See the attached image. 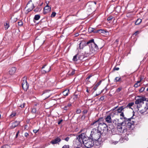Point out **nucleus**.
Segmentation results:
<instances>
[{
	"label": "nucleus",
	"mask_w": 148,
	"mask_h": 148,
	"mask_svg": "<svg viewBox=\"0 0 148 148\" xmlns=\"http://www.w3.org/2000/svg\"><path fill=\"white\" fill-rule=\"evenodd\" d=\"M87 45L89 46V49L88 48L87 49V47L86 45L84 47L85 54L83 55V56H81L79 57L80 60H82L84 58L87 57L89 55L92 53H96L98 50V47L97 45L94 42V39H92L89 40L86 43Z\"/></svg>",
	"instance_id": "nucleus-1"
},
{
	"label": "nucleus",
	"mask_w": 148,
	"mask_h": 148,
	"mask_svg": "<svg viewBox=\"0 0 148 148\" xmlns=\"http://www.w3.org/2000/svg\"><path fill=\"white\" fill-rule=\"evenodd\" d=\"M88 137L87 136L86 134L82 133L77 136L75 141L77 143H78V144H77V145H79L80 144H81V145H82L84 142L88 140Z\"/></svg>",
	"instance_id": "nucleus-2"
},
{
	"label": "nucleus",
	"mask_w": 148,
	"mask_h": 148,
	"mask_svg": "<svg viewBox=\"0 0 148 148\" xmlns=\"http://www.w3.org/2000/svg\"><path fill=\"white\" fill-rule=\"evenodd\" d=\"M102 134L98 129L93 128L91 132L90 136L93 140H97L100 137Z\"/></svg>",
	"instance_id": "nucleus-3"
},
{
	"label": "nucleus",
	"mask_w": 148,
	"mask_h": 148,
	"mask_svg": "<svg viewBox=\"0 0 148 148\" xmlns=\"http://www.w3.org/2000/svg\"><path fill=\"white\" fill-rule=\"evenodd\" d=\"M97 129L103 134H105L108 132V127L106 124L104 123H100L99 125L98 126Z\"/></svg>",
	"instance_id": "nucleus-4"
},
{
	"label": "nucleus",
	"mask_w": 148,
	"mask_h": 148,
	"mask_svg": "<svg viewBox=\"0 0 148 148\" xmlns=\"http://www.w3.org/2000/svg\"><path fill=\"white\" fill-rule=\"evenodd\" d=\"M137 108L140 113L143 114L147 110L148 108V103H143V104L138 105Z\"/></svg>",
	"instance_id": "nucleus-5"
},
{
	"label": "nucleus",
	"mask_w": 148,
	"mask_h": 148,
	"mask_svg": "<svg viewBox=\"0 0 148 148\" xmlns=\"http://www.w3.org/2000/svg\"><path fill=\"white\" fill-rule=\"evenodd\" d=\"M94 140L92 139H90L88 138V140L84 142V145L87 148H90L92 147L94 145Z\"/></svg>",
	"instance_id": "nucleus-6"
},
{
	"label": "nucleus",
	"mask_w": 148,
	"mask_h": 148,
	"mask_svg": "<svg viewBox=\"0 0 148 148\" xmlns=\"http://www.w3.org/2000/svg\"><path fill=\"white\" fill-rule=\"evenodd\" d=\"M21 82V85L23 89L25 90H27L28 88L29 85L27 81L26 77H24L23 78Z\"/></svg>",
	"instance_id": "nucleus-7"
},
{
	"label": "nucleus",
	"mask_w": 148,
	"mask_h": 148,
	"mask_svg": "<svg viewBox=\"0 0 148 148\" xmlns=\"http://www.w3.org/2000/svg\"><path fill=\"white\" fill-rule=\"evenodd\" d=\"M132 117L128 119H126V120L125 121V124H127V127L129 128H131L132 127V126H134V124L135 122L133 120H132Z\"/></svg>",
	"instance_id": "nucleus-8"
},
{
	"label": "nucleus",
	"mask_w": 148,
	"mask_h": 148,
	"mask_svg": "<svg viewBox=\"0 0 148 148\" xmlns=\"http://www.w3.org/2000/svg\"><path fill=\"white\" fill-rule=\"evenodd\" d=\"M146 98L145 97H140L136 100L135 103L138 105L143 104V103H145L143 101H146Z\"/></svg>",
	"instance_id": "nucleus-9"
},
{
	"label": "nucleus",
	"mask_w": 148,
	"mask_h": 148,
	"mask_svg": "<svg viewBox=\"0 0 148 148\" xmlns=\"http://www.w3.org/2000/svg\"><path fill=\"white\" fill-rule=\"evenodd\" d=\"M50 70V66H47L46 65H45L42 67L41 71L42 73H45L49 72Z\"/></svg>",
	"instance_id": "nucleus-10"
},
{
	"label": "nucleus",
	"mask_w": 148,
	"mask_h": 148,
	"mask_svg": "<svg viewBox=\"0 0 148 148\" xmlns=\"http://www.w3.org/2000/svg\"><path fill=\"white\" fill-rule=\"evenodd\" d=\"M61 141V139L59 137H57L51 140L50 142V143L52 144H59V143H60Z\"/></svg>",
	"instance_id": "nucleus-11"
},
{
	"label": "nucleus",
	"mask_w": 148,
	"mask_h": 148,
	"mask_svg": "<svg viewBox=\"0 0 148 148\" xmlns=\"http://www.w3.org/2000/svg\"><path fill=\"white\" fill-rule=\"evenodd\" d=\"M85 54L84 52V53H78V54L76 55H75L73 58V60L74 61H77L78 59H79H79V57L81 56L82 57L83 56V55H84Z\"/></svg>",
	"instance_id": "nucleus-12"
},
{
	"label": "nucleus",
	"mask_w": 148,
	"mask_h": 148,
	"mask_svg": "<svg viewBox=\"0 0 148 148\" xmlns=\"http://www.w3.org/2000/svg\"><path fill=\"white\" fill-rule=\"evenodd\" d=\"M124 123L123 122L121 123H118V125L117 126V129L118 131L120 132H123L125 130V129L123 127L122 125Z\"/></svg>",
	"instance_id": "nucleus-13"
},
{
	"label": "nucleus",
	"mask_w": 148,
	"mask_h": 148,
	"mask_svg": "<svg viewBox=\"0 0 148 148\" xmlns=\"http://www.w3.org/2000/svg\"><path fill=\"white\" fill-rule=\"evenodd\" d=\"M113 117V115L112 114L108 115L105 118L106 121L108 123H112V118Z\"/></svg>",
	"instance_id": "nucleus-14"
},
{
	"label": "nucleus",
	"mask_w": 148,
	"mask_h": 148,
	"mask_svg": "<svg viewBox=\"0 0 148 148\" xmlns=\"http://www.w3.org/2000/svg\"><path fill=\"white\" fill-rule=\"evenodd\" d=\"M51 8L47 4L44 8L43 13L44 14H46L50 12L51 11Z\"/></svg>",
	"instance_id": "nucleus-15"
},
{
	"label": "nucleus",
	"mask_w": 148,
	"mask_h": 148,
	"mask_svg": "<svg viewBox=\"0 0 148 148\" xmlns=\"http://www.w3.org/2000/svg\"><path fill=\"white\" fill-rule=\"evenodd\" d=\"M20 121H15L12 123L10 128L12 129L14 128L20 123Z\"/></svg>",
	"instance_id": "nucleus-16"
},
{
	"label": "nucleus",
	"mask_w": 148,
	"mask_h": 148,
	"mask_svg": "<svg viewBox=\"0 0 148 148\" xmlns=\"http://www.w3.org/2000/svg\"><path fill=\"white\" fill-rule=\"evenodd\" d=\"M16 68L15 67H13L11 68L9 71L10 74L12 75L14 74L16 72Z\"/></svg>",
	"instance_id": "nucleus-17"
},
{
	"label": "nucleus",
	"mask_w": 148,
	"mask_h": 148,
	"mask_svg": "<svg viewBox=\"0 0 148 148\" xmlns=\"http://www.w3.org/2000/svg\"><path fill=\"white\" fill-rule=\"evenodd\" d=\"M100 123L99 122V119L97 121H94L91 124V125H94V126H98V125H99V124H100Z\"/></svg>",
	"instance_id": "nucleus-18"
},
{
	"label": "nucleus",
	"mask_w": 148,
	"mask_h": 148,
	"mask_svg": "<svg viewBox=\"0 0 148 148\" xmlns=\"http://www.w3.org/2000/svg\"><path fill=\"white\" fill-rule=\"evenodd\" d=\"M49 90H45L43 92L42 95H45L46 96V98H47L49 97L50 94L49 93Z\"/></svg>",
	"instance_id": "nucleus-19"
},
{
	"label": "nucleus",
	"mask_w": 148,
	"mask_h": 148,
	"mask_svg": "<svg viewBox=\"0 0 148 148\" xmlns=\"http://www.w3.org/2000/svg\"><path fill=\"white\" fill-rule=\"evenodd\" d=\"M88 31L89 33H96V30L95 28L90 27L88 29Z\"/></svg>",
	"instance_id": "nucleus-20"
},
{
	"label": "nucleus",
	"mask_w": 148,
	"mask_h": 148,
	"mask_svg": "<svg viewBox=\"0 0 148 148\" xmlns=\"http://www.w3.org/2000/svg\"><path fill=\"white\" fill-rule=\"evenodd\" d=\"M125 108L123 106H121L119 107L117 110L118 112L120 113L122 112V111Z\"/></svg>",
	"instance_id": "nucleus-21"
},
{
	"label": "nucleus",
	"mask_w": 148,
	"mask_h": 148,
	"mask_svg": "<svg viewBox=\"0 0 148 148\" xmlns=\"http://www.w3.org/2000/svg\"><path fill=\"white\" fill-rule=\"evenodd\" d=\"M108 32L106 31H105L103 29H99L96 30V33H98L99 34H101V33L104 34V33H106V32Z\"/></svg>",
	"instance_id": "nucleus-22"
},
{
	"label": "nucleus",
	"mask_w": 148,
	"mask_h": 148,
	"mask_svg": "<svg viewBox=\"0 0 148 148\" xmlns=\"http://www.w3.org/2000/svg\"><path fill=\"white\" fill-rule=\"evenodd\" d=\"M114 81L115 82H122V79L121 78V77H116L114 80Z\"/></svg>",
	"instance_id": "nucleus-23"
},
{
	"label": "nucleus",
	"mask_w": 148,
	"mask_h": 148,
	"mask_svg": "<svg viewBox=\"0 0 148 148\" xmlns=\"http://www.w3.org/2000/svg\"><path fill=\"white\" fill-rule=\"evenodd\" d=\"M69 92V90H66L63 92V94L65 96H67Z\"/></svg>",
	"instance_id": "nucleus-24"
},
{
	"label": "nucleus",
	"mask_w": 148,
	"mask_h": 148,
	"mask_svg": "<svg viewBox=\"0 0 148 148\" xmlns=\"http://www.w3.org/2000/svg\"><path fill=\"white\" fill-rule=\"evenodd\" d=\"M101 82V81H100L97 84H96L95 86L93 88V89L95 90H96L97 89V87L100 84Z\"/></svg>",
	"instance_id": "nucleus-25"
},
{
	"label": "nucleus",
	"mask_w": 148,
	"mask_h": 148,
	"mask_svg": "<svg viewBox=\"0 0 148 148\" xmlns=\"http://www.w3.org/2000/svg\"><path fill=\"white\" fill-rule=\"evenodd\" d=\"M141 21L142 20L141 19L138 18L135 22V24L136 25H139L141 23Z\"/></svg>",
	"instance_id": "nucleus-26"
},
{
	"label": "nucleus",
	"mask_w": 148,
	"mask_h": 148,
	"mask_svg": "<svg viewBox=\"0 0 148 148\" xmlns=\"http://www.w3.org/2000/svg\"><path fill=\"white\" fill-rule=\"evenodd\" d=\"M134 104V103L133 102H131L129 103L127 106L125 107V108H127L128 107H129L130 108H131L130 107L132 106Z\"/></svg>",
	"instance_id": "nucleus-27"
},
{
	"label": "nucleus",
	"mask_w": 148,
	"mask_h": 148,
	"mask_svg": "<svg viewBox=\"0 0 148 148\" xmlns=\"http://www.w3.org/2000/svg\"><path fill=\"white\" fill-rule=\"evenodd\" d=\"M40 18V16L39 15L37 14L35 16L34 19L36 20H38Z\"/></svg>",
	"instance_id": "nucleus-28"
},
{
	"label": "nucleus",
	"mask_w": 148,
	"mask_h": 148,
	"mask_svg": "<svg viewBox=\"0 0 148 148\" xmlns=\"http://www.w3.org/2000/svg\"><path fill=\"white\" fill-rule=\"evenodd\" d=\"M32 8H28L27 10L26 11L27 12V13H28L29 12L31 11L33 9V8H34V4H32Z\"/></svg>",
	"instance_id": "nucleus-29"
},
{
	"label": "nucleus",
	"mask_w": 148,
	"mask_h": 148,
	"mask_svg": "<svg viewBox=\"0 0 148 148\" xmlns=\"http://www.w3.org/2000/svg\"><path fill=\"white\" fill-rule=\"evenodd\" d=\"M119 40L118 39H117L114 42V45H115V46H117L118 44Z\"/></svg>",
	"instance_id": "nucleus-30"
},
{
	"label": "nucleus",
	"mask_w": 148,
	"mask_h": 148,
	"mask_svg": "<svg viewBox=\"0 0 148 148\" xmlns=\"http://www.w3.org/2000/svg\"><path fill=\"white\" fill-rule=\"evenodd\" d=\"M112 122L113 123H114L115 125H116L118 123V120L116 119H114L112 121Z\"/></svg>",
	"instance_id": "nucleus-31"
},
{
	"label": "nucleus",
	"mask_w": 148,
	"mask_h": 148,
	"mask_svg": "<svg viewBox=\"0 0 148 148\" xmlns=\"http://www.w3.org/2000/svg\"><path fill=\"white\" fill-rule=\"evenodd\" d=\"M5 28V29H7L9 27V25L7 23H6L4 24Z\"/></svg>",
	"instance_id": "nucleus-32"
},
{
	"label": "nucleus",
	"mask_w": 148,
	"mask_h": 148,
	"mask_svg": "<svg viewBox=\"0 0 148 148\" xmlns=\"http://www.w3.org/2000/svg\"><path fill=\"white\" fill-rule=\"evenodd\" d=\"M36 110L35 108H33L32 109V112L33 114H34L36 113Z\"/></svg>",
	"instance_id": "nucleus-33"
},
{
	"label": "nucleus",
	"mask_w": 148,
	"mask_h": 148,
	"mask_svg": "<svg viewBox=\"0 0 148 148\" xmlns=\"http://www.w3.org/2000/svg\"><path fill=\"white\" fill-rule=\"evenodd\" d=\"M1 148H10V147L9 145H3Z\"/></svg>",
	"instance_id": "nucleus-34"
},
{
	"label": "nucleus",
	"mask_w": 148,
	"mask_h": 148,
	"mask_svg": "<svg viewBox=\"0 0 148 148\" xmlns=\"http://www.w3.org/2000/svg\"><path fill=\"white\" fill-rule=\"evenodd\" d=\"M18 25L20 26H22L23 25V23L22 21L20 20L18 22Z\"/></svg>",
	"instance_id": "nucleus-35"
},
{
	"label": "nucleus",
	"mask_w": 148,
	"mask_h": 148,
	"mask_svg": "<svg viewBox=\"0 0 148 148\" xmlns=\"http://www.w3.org/2000/svg\"><path fill=\"white\" fill-rule=\"evenodd\" d=\"M56 14V13L55 12H53L51 15V17H54L55 16Z\"/></svg>",
	"instance_id": "nucleus-36"
},
{
	"label": "nucleus",
	"mask_w": 148,
	"mask_h": 148,
	"mask_svg": "<svg viewBox=\"0 0 148 148\" xmlns=\"http://www.w3.org/2000/svg\"><path fill=\"white\" fill-rule=\"evenodd\" d=\"M16 114V113L15 112H13L10 115V117L12 118Z\"/></svg>",
	"instance_id": "nucleus-37"
},
{
	"label": "nucleus",
	"mask_w": 148,
	"mask_h": 148,
	"mask_svg": "<svg viewBox=\"0 0 148 148\" xmlns=\"http://www.w3.org/2000/svg\"><path fill=\"white\" fill-rule=\"evenodd\" d=\"M70 138V137H67L65 138L64 139V140L68 142Z\"/></svg>",
	"instance_id": "nucleus-38"
},
{
	"label": "nucleus",
	"mask_w": 148,
	"mask_h": 148,
	"mask_svg": "<svg viewBox=\"0 0 148 148\" xmlns=\"http://www.w3.org/2000/svg\"><path fill=\"white\" fill-rule=\"evenodd\" d=\"M121 114H120V116H122L123 118L125 119V120H126V119L124 117V115L123 112H122L121 113Z\"/></svg>",
	"instance_id": "nucleus-39"
},
{
	"label": "nucleus",
	"mask_w": 148,
	"mask_h": 148,
	"mask_svg": "<svg viewBox=\"0 0 148 148\" xmlns=\"http://www.w3.org/2000/svg\"><path fill=\"white\" fill-rule=\"evenodd\" d=\"M145 88L143 87H142L139 90V92H142L145 90Z\"/></svg>",
	"instance_id": "nucleus-40"
},
{
	"label": "nucleus",
	"mask_w": 148,
	"mask_h": 148,
	"mask_svg": "<svg viewBox=\"0 0 148 148\" xmlns=\"http://www.w3.org/2000/svg\"><path fill=\"white\" fill-rule=\"evenodd\" d=\"M121 89H122L121 88H117L116 89V91L117 92H119L121 90Z\"/></svg>",
	"instance_id": "nucleus-41"
},
{
	"label": "nucleus",
	"mask_w": 148,
	"mask_h": 148,
	"mask_svg": "<svg viewBox=\"0 0 148 148\" xmlns=\"http://www.w3.org/2000/svg\"><path fill=\"white\" fill-rule=\"evenodd\" d=\"M62 148H69V146L68 145H65Z\"/></svg>",
	"instance_id": "nucleus-42"
},
{
	"label": "nucleus",
	"mask_w": 148,
	"mask_h": 148,
	"mask_svg": "<svg viewBox=\"0 0 148 148\" xmlns=\"http://www.w3.org/2000/svg\"><path fill=\"white\" fill-rule=\"evenodd\" d=\"M81 110L79 109H77L76 111V113L77 114H80L81 113Z\"/></svg>",
	"instance_id": "nucleus-43"
},
{
	"label": "nucleus",
	"mask_w": 148,
	"mask_h": 148,
	"mask_svg": "<svg viewBox=\"0 0 148 148\" xmlns=\"http://www.w3.org/2000/svg\"><path fill=\"white\" fill-rule=\"evenodd\" d=\"M112 18H113L112 16H109V17H108L107 18V19L108 21H110V20L111 19H112Z\"/></svg>",
	"instance_id": "nucleus-44"
},
{
	"label": "nucleus",
	"mask_w": 148,
	"mask_h": 148,
	"mask_svg": "<svg viewBox=\"0 0 148 148\" xmlns=\"http://www.w3.org/2000/svg\"><path fill=\"white\" fill-rule=\"evenodd\" d=\"M140 32L139 31H136L134 34V35L135 36H136L137 34H138L140 33Z\"/></svg>",
	"instance_id": "nucleus-45"
},
{
	"label": "nucleus",
	"mask_w": 148,
	"mask_h": 148,
	"mask_svg": "<svg viewBox=\"0 0 148 148\" xmlns=\"http://www.w3.org/2000/svg\"><path fill=\"white\" fill-rule=\"evenodd\" d=\"M63 108L64 109V110H66L68 109H69V108H68L66 106H65L64 108Z\"/></svg>",
	"instance_id": "nucleus-46"
},
{
	"label": "nucleus",
	"mask_w": 148,
	"mask_h": 148,
	"mask_svg": "<svg viewBox=\"0 0 148 148\" xmlns=\"http://www.w3.org/2000/svg\"><path fill=\"white\" fill-rule=\"evenodd\" d=\"M140 85L139 84V85H138V84H137V83H136L134 85V87H135V88H137L138 87V86H140Z\"/></svg>",
	"instance_id": "nucleus-47"
},
{
	"label": "nucleus",
	"mask_w": 148,
	"mask_h": 148,
	"mask_svg": "<svg viewBox=\"0 0 148 148\" xmlns=\"http://www.w3.org/2000/svg\"><path fill=\"white\" fill-rule=\"evenodd\" d=\"M92 76L91 75H89L86 78V80L87 81H88L89 79L92 77Z\"/></svg>",
	"instance_id": "nucleus-48"
},
{
	"label": "nucleus",
	"mask_w": 148,
	"mask_h": 148,
	"mask_svg": "<svg viewBox=\"0 0 148 148\" xmlns=\"http://www.w3.org/2000/svg\"><path fill=\"white\" fill-rule=\"evenodd\" d=\"M87 110H84L83 111V113L84 114H86L87 113Z\"/></svg>",
	"instance_id": "nucleus-49"
},
{
	"label": "nucleus",
	"mask_w": 148,
	"mask_h": 148,
	"mask_svg": "<svg viewBox=\"0 0 148 148\" xmlns=\"http://www.w3.org/2000/svg\"><path fill=\"white\" fill-rule=\"evenodd\" d=\"M25 106V103H23L22 104L20 105L19 107H21V108H23Z\"/></svg>",
	"instance_id": "nucleus-50"
},
{
	"label": "nucleus",
	"mask_w": 148,
	"mask_h": 148,
	"mask_svg": "<svg viewBox=\"0 0 148 148\" xmlns=\"http://www.w3.org/2000/svg\"><path fill=\"white\" fill-rule=\"evenodd\" d=\"M75 73V71L74 70H73L71 73V74H70V75H73Z\"/></svg>",
	"instance_id": "nucleus-51"
},
{
	"label": "nucleus",
	"mask_w": 148,
	"mask_h": 148,
	"mask_svg": "<svg viewBox=\"0 0 148 148\" xmlns=\"http://www.w3.org/2000/svg\"><path fill=\"white\" fill-rule=\"evenodd\" d=\"M24 135L25 137H27L29 136V134L27 133L26 132L25 133Z\"/></svg>",
	"instance_id": "nucleus-52"
},
{
	"label": "nucleus",
	"mask_w": 148,
	"mask_h": 148,
	"mask_svg": "<svg viewBox=\"0 0 148 148\" xmlns=\"http://www.w3.org/2000/svg\"><path fill=\"white\" fill-rule=\"evenodd\" d=\"M104 97H101L99 99V101L100 100L102 101L104 99Z\"/></svg>",
	"instance_id": "nucleus-53"
},
{
	"label": "nucleus",
	"mask_w": 148,
	"mask_h": 148,
	"mask_svg": "<svg viewBox=\"0 0 148 148\" xmlns=\"http://www.w3.org/2000/svg\"><path fill=\"white\" fill-rule=\"evenodd\" d=\"M119 67H115L114 68V70H117V71H118V70H119Z\"/></svg>",
	"instance_id": "nucleus-54"
},
{
	"label": "nucleus",
	"mask_w": 148,
	"mask_h": 148,
	"mask_svg": "<svg viewBox=\"0 0 148 148\" xmlns=\"http://www.w3.org/2000/svg\"><path fill=\"white\" fill-rule=\"evenodd\" d=\"M62 121H63L62 119H61V120H60L59 121H58V125L60 124V123H61Z\"/></svg>",
	"instance_id": "nucleus-55"
},
{
	"label": "nucleus",
	"mask_w": 148,
	"mask_h": 148,
	"mask_svg": "<svg viewBox=\"0 0 148 148\" xmlns=\"http://www.w3.org/2000/svg\"><path fill=\"white\" fill-rule=\"evenodd\" d=\"M66 106L68 108H69L71 106V103H69Z\"/></svg>",
	"instance_id": "nucleus-56"
},
{
	"label": "nucleus",
	"mask_w": 148,
	"mask_h": 148,
	"mask_svg": "<svg viewBox=\"0 0 148 148\" xmlns=\"http://www.w3.org/2000/svg\"><path fill=\"white\" fill-rule=\"evenodd\" d=\"M38 130H33V131L35 133H36L38 131Z\"/></svg>",
	"instance_id": "nucleus-57"
},
{
	"label": "nucleus",
	"mask_w": 148,
	"mask_h": 148,
	"mask_svg": "<svg viewBox=\"0 0 148 148\" xmlns=\"http://www.w3.org/2000/svg\"><path fill=\"white\" fill-rule=\"evenodd\" d=\"M32 2V1L31 0H30L28 2V3H27V5H26V7H28V4L29 3L31 2Z\"/></svg>",
	"instance_id": "nucleus-58"
},
{
	"label": "nucleus",
	"mask_w": 148,
	"mask_h": 148,
	"mask_svg": "<svg viewBox=\"0 0 148 148\" xmlns=\"http://www.w3.org/2000/svg\"><path fill=\"white\" fill-rule=\"evenodd\" d=\"M142 80V79L140 78V81H137V82H136V83H137V84H138V83H140L141 82Z\"/></svg>",
	"instance_id": "nucleus-59"
},
{
	"label": "nucleus",
	"mask_w": 148,
	"mask_h": 148,
	"mask_svg": "<svg viewBox=\"0 0 148 148\" xmlns=\"http://www.w3.org/2000/svg\"><path fill=\"white\" fill-rule=\"evenodd\" d=\"M19 133V131H18L16 133V137H17V136H18V134Z\"/></svg>",
	"instance_id": "nucleus-60"
},
{
	"label": "nucleus",
	"mask_w": 148,
	"mask_h": 148,
	"mask_svg": "<svg viewBox=\"0 0 148 148\" xmlns=\"http://www.w3.org/2000/svg\"><path fill=\"white\" fill-rule=\"evenodd\" d=\"M39 10V9L38 8L34 10V11H38Z\"/></svg>",
	"instance_id": "nucleus-61"
},
{
	"label": "nucleus",
	"mask_w": 148,
	"mask_h": 148,
	"mask_svg": "<svg viewBox=\"0 0 148 148\" xmlns=\"http://www.w3.org/2000/svg\"><path fill=\"white\" fill-rule=\"evenodd\" d=\"M17 18H14V22H15L16 21H17Z\"/></svg>",
	"instance_id": "nucleus-62"
},
{
	"label": "nucleus",
	"mask_w": 148,
	"mask_h": 148,
	"mask_svg": "<svg viewBox=\"0 0 148 148\" xmlns=\"http://www.w3.org/2000/svg\"><path fill=\"white\" fill-rule=\"evenodd\" d=\"M79 45H79V47L80 48V49L82 48H83V47H82H82H81V43H80Z\"/></svg>",
	"instance_id": "nucleus-63"
},
{
	"label": "nucleus",
	"mask_w": 148,
	"mask_h": 148,
	"mask_svg": "<svg viewBox=\"0 0 148 148\" xmlns=\"http://www.w3.org/2000/svg\"><path fill=\"white\" fill-rule=\"evenodd\" d=\"M117 107L118 106H116V107H115L113 109V110H115V109H116L117 108Z\"/></svg>",
	"instance_id": "nucleus-64"
}]
</instances>
